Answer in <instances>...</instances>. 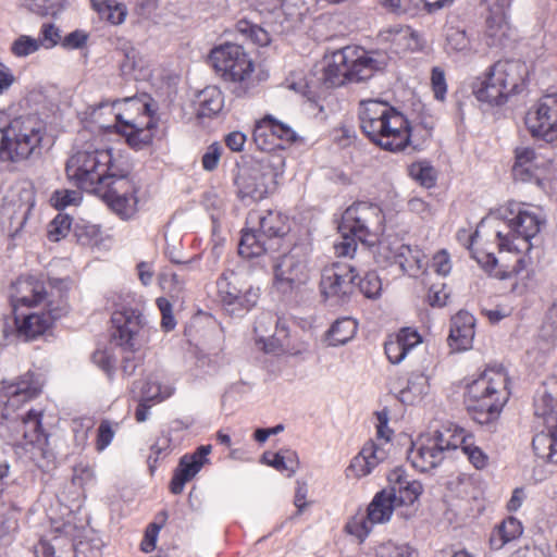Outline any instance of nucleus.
<instances>
[{"label":"nucleus","instance_id":"8","mask_svg":"<svg viewBox=\"0 0 557 557\" xmlns=\"http://www.w3.org/2000/svg\"><path fill=\"white\" fill-rule=\"evenodd\" d=\"M208 63L223 82L237 85L244 94L255 85L256 62L242 45L226 41L214 46Z\"/></svg>","mask_w":557,"mask_h":557},{"label":"nucleus","instance_id":"13","mask_svg":"<svg viewBox=\"0 0 557 557\" xmlns=\"http://www.w3.org/2000/svg\"><path fill=\"white\" fill-rule=\"evenodd\" d=\"M152 329L143 315L131 308L114 311L111 315V341L125 352H136L148 345Z\"/></svg>","mask_w":557,"mask_h":557},{"label":"nucleus","instance_id":"17","mask_svg":"<svg viewBox=\"0 0 557 557\" xmlns=\"http://www.w3.org/2000/svg\"><path fill=\"white\" fill-rule=\"evenodd\" d=\"M525 125L533 137L557 146V95L541 98L527 112Z\"/></svg>","mask_w":557,"mask_h":557},{"label":"nucleus","instance_id":"4","mask_svg":"<svg viewBox=\"0 0 557 557\" xmlns=\"http://www.w3.org/2000/svg\"><path fill=\"white\" fill-rule=\"evenodd\" d=\"M509 379L504 367H487L467 386L465 403L472 419L480 424L496 420L509 399Z\"/></svg>","mask_w":557,"mask_h":557},{"label":"nucleus","instance_id":"18","mask_svg":"<svg viewBox=\"0 0 557 557\" xmlns=\"http://www.w3.org/2000/svg\"><path fill=\"white\" fill-rule=\"evenodd\" d=\"M382 222V211L377 206L369 202L350 206V237L364 245V251L370 252L369 247L375 243Z\"/></svg>","mask_w":557,"mask_h":557},{"label":"nucleus","instance_id":"62","mask_svg":"<svg viewBox=\"0 0 557 557\" xmlns=\"http://www.w3.org/2000/svg\"><path fill=\"white\" fill-rule=\"evenodd\" d=\"M144 59L135 48H129L124 53V59L121 62V71L124 75H135L136 72L144 69Z\"/></svg>","mask_w":557,"mask_h":557},{"label":"nucleus","instance_id":"9","mask_svg":"<svg viewBox=\"0 0 557 557\" xmlns=\"http://www.w3.org/2000/svg\"><path fill=\"white\" fill-rule=\"evenodd\" d=\"M534 413L543 419L544 428L535 434L532 446L535 455L557 463V381L544 382L534 396Z\"/></svg>","mask_w":557,"mask_h":557},{"label":"nucleus","instance_id":"26","mask_svg":"<svg viewBox=\"0 0 557 557\" xmlns=\"http://www.w3.org/2000/svg\"><path fill=\"white\" fill-rule=\"evenodd\" d=\"M379 39L381 42L389 45L396 53L420 51L424 47L421 35L404 25H394L382 29L379 33Z\"/></svg>","mask_w":557,"mask_h":557},{"label":"nucleus","instance_id":"47","mask_svg":"<svg viewBox=\"0 0 557 557\" xmlns=\"http://www.w3.org/2000/svg\"><path fill=\"white\" fill-rule=\"evenodd\" d=\"M409 176L425 188H431L437 180L436 170L425 160L413 162L408 168Z\"/></svg>","mask_w":557,"mask_h":557},{"label":"nucleus","instance_id":"51","mask_svg":"<svg viewBox=\"0 0 557 557\" xmlns=\"http://www.w3.org/2000/svg\"><path fill=\"white\" fill-rule=\"evenodd\" d=\"M377 557H417V550L406 542L386 541L376 550Z\"/></svg>","mask_w":557,"mask_h":557},{"label":"nucleus","instance_id":"42","mask_svg":"<svg viewBox=\"0 0 557 557\" xmlns=\"http://www.w3.org/2000/svg\"><path fill=\"white\" fill-rule=\"evenodd\" d=\"M90 2L99 17L111 25L122 24L127 16L126 5L116 0H90Z\"/></svg>","mask_w":557,"mask_h":557},{"label":"nucleus","instance_id":"16","mask_svg":"<svg viewBox=\"0 0 557 557\" xmlns=\"http://www.w3.org/2000/svg\"><path fill=\"white\" fill-rule=\"evenodd\" d=\"M42 387L41 375L32 370L18 375L13 381L3 382L0 395L7 398V401L2 417L8 419L16 409L37 398L41 394Z\"/></svg>","mask_w":557,"mask_h":557},{"label":"nucleus","instance_id":"5","mask_svg":"<svg viewBox=\"0 0 557 557\" xmlns=\"http://www.w3.org/2000/svg\"><path fill=\"white\" fill-rule=\"evenodd\" d=\"M47 138L46 123L36 115H18L0 124V160L21 163L39 157Z\"/></svg>","mask_w":557,"mask_h":557},{"label":"nucleus","instance_id":"58","mask_svg":"<svg viewBox=\"0 0 557 557\" xmlns=\"http://www.w3.org/2000/svg\"><path fill=\"white\" fill-rule=\"evenodd\" d=\"M347 213L348 208L341 211L339 213H335L333 218V223L343 238V242L334 244V250L337 257H345L348 255V225L346 224Z\"/></svg>","mask_w":557,"mask_h":557},{"label":"nucleus","instance_id":"52","mask_svg":"<svg viewBox=\"0 0 557 557\" xmlns=\"http://www.w3.org/2000/svg\"><path fill=\"white\" fill-rule=\"evenodd\" d=\"M262 459L267 465L284 473L286 476H292L296 472L298 462L294 455L285 457L280 453H264Z\"/></svg>","mask_w":557,"mask_h":557},{"label":"nucleus","instance_id":"14","mask_svg":"<svg viewBox=\"0 0 557 557\" xmlns=\"http://www.w3.org/2000/svg\"><path fill=\"white\" fill-rule=\"evenodd\" d=\"M485 7L482 40L490 48H504L512 39L509 21L511 0H483Z\"/></svg>","mask_w":557,"mask_h":557},{"label":"nucleus","instance_id":"22","mask_svg":"<svg viewBox=\"0 0 557 557\" xmlns=\"http://www.w3.org/2000/svg\"><path fill=\"white\" fill-rule=\"evenodd\" d=\"M309 277L305 259L294 252L283 255L274 265V284L283 293L301 287Z\"/></svg>","mask_w":557,"mask_h":557},{"label":"nucleus","instance_id":"15","mask_svg":"<svg viewBox=\"0 0 557 557\" xmlns=\"http://www.w3.org/2000/svg\"><path fill=\"white\" fill-rule=\"evenodd\" d=\"M277 172L270 164L259 163L239 171L235 178L242 200L259 201L268 197L277 185Z\"/></svg>","mask_w":557,"mask_h":557},{"label":"nucleus","instance_id":"45","mask_svg":"<svg viewBox=\"0 0 557 557\" xmlns=\"http://www.w3.org/2000/svg\"><path fill=\"white\" fill-rule=\"evenodd\" d=\"M235 30L246 40L256 46L265 47L271 42V36L269 32L247 18L238 20L235 24Z\"/></svg>","mask_w":557,"mask_h":557},{"label":"nucleus","instance_id":"2","mask_svg":"<svg viewBox=\"0 0 557 557\" xmlns=\"http://www.w3.org/2000/svg\"><path fill=\"white\" fill-rule=\"evenodd\" d=\"M358 117L364 135L383 149L400 151L408 146V120L389 103L379 99L361 100Z\"/></svg>","mask_w":557,"mask_h":557},{"label":"nucleus","instance_id":"54","mask_svg":"<svg viewBox=\"0 0 557 557\" xmlns=\"http://www.w3.org/2000/svg\"><path fill=\"white\" fill-rule=\"evenodd\" d=\"M395 493V502L398 506L413 504L422 493V485L419 481L410 480L397 490H386Z\"/></svg>","mask_w":557,"mask_h":557},{"label":"nucleus","instance_id":"41","mask_svg":"<svg viewBox=\"0 0 557 557\" xmlns=\"http://www.w3.org/2000/svg\"><path fill=\"white\" fill-rule=\"evenodd\" d=\"M223 92L215 86H209L198 95V115L200 117L216 115L223 109Z\"/></svg>","mask_w":557,"mask_h":557},{"label":"nucleus","instance_id":"38","mask_svg":"<svg viewBox=\"0 0 557 557\" xmlns=\"http://www.w3.org/2000/svg\"><path fill=\"white\" fill-rule=\"evenodd\" d=\"M430 392L429 376L423 372H412L407 386L399 393L401 403L413 405L423 399Z\"/></svg>","mask_w":557,"mask_h":557},{"label":"nucleus","instance_id":"20","mask_svg":"<svg viewBox=\"0 0 557 557\" xmlns=\"http://www.w3.org/2000/svg\"><path fill=\"white\" fill-rule=\"evenodd\" d=\"M324 62L323 77L319 90L315 91L308 88L305 92L308 100L315 104L325 97L327 89L343 86L348 78V55L346 54V48H341L325 54Z\"/></svg>","mask_w":557,"mask_h":557},{"label":"nucleus","instance_id":"56","mask_svg":"<svg viewBox=\"0 0 557 557\" xmlns=\"http://www.w3.org/2000/svg\"><path fill=\"white\" fill-rule=\"evenodd\" d=\"M117 429L119 422L102 420L99 423L95 441V448L98 453L103 451L111 444Z\"/></svg>","mask_w":557,"mask_h":557},{"label":"nucleus","instance_id":"36","mask_svg":"<svg viewBox=\"0 0 557 557\" xmlns=\"http://www.w3.org/2000/svg\"><path fill=\"white\" fill-rule=\"evenodd\" d=\"M259 233L268 238H284L290 231L289 219L276 210H268L258 215Z\"/></svg>","mask_w":557,"mask_h":557},{"label":"nucleus","instance_id":"12","mask_svg":"<svg viewBox=\"0 0 557 557\" xmlns=\"http://www.w3.org/2000/svg\"><path fill=\"white\" fill-rule=\"evenodd\" d=\"M455 424L443 425L438 430L421 434L408 453L412 467L426 472L438 467L445 453L453 449Z\"/></svg>","mask_w":557,"mask_h":557},{"label":"nucleus","instance_id":"7","mask_svg":"<svg viewBox=\"0 0 557 557\" xmlns=\"http://www.w3.org/2000/svg\"><path fill=\"white\" fill-rule=\"evenodd\" d=\"M73 288L71 277H48L44 275L23 274L9 287V299L12 311L47 307L52 299L69 301Z\"/></svg>","mask_w":557,"mask_h":557},{"label":"nucleus","instance_id":"57","mask_svg":"<svg viewBox=\"0 0 557 557\" xmlns=\"http://www.w3.org/2000/svg\"><path fill=\"white\" fill-rule=\"evenodd\" d=\"M81 201L82 194L71 189L54 190L50 197V203L57 210H63L70 206H77Z\"/></svg>","mask_w":557,"mask_h":557},{"label":"nucleus","instance_id":"44","mask_svg":"<svg viewBox=\"0 0 557 557\" xmlns=\"http://www.w3.org/2000/svg\"><path fill=\"white\" fill-rule=\"evenodd\" d=\"M274 325L275 332L268 337V342H264L262 350L269 354L293 350L294 347L289 344V327L287 321L284 318H276Z\"/></svg>","mask_w":557,"mask_h":557},{"label":"nucleus","instance_id":"31","mask_svg":"<svg viewBox=\"0 0 557 557\" xmlns=\"http://www.w3.org/2000/svg\"><path fill=\"white\" fill-rule=\"evenodd\" d=\"M474 317L467 311H459L451 319L449 342L456 350H467L471 348L474 339Z\"/></svg>","mask_w":557,"mask_h":557},{"label":"nucleus","instance_id":"40","mask_svg":"<svg viewBox=\"0 0 557 557\" xmlns=\"http://www.w3.org/2000/svg\"><path fill=\"white\" fill-rule=\"evenodd\" d=\"M522 532L521 522L513 517H509L493 530L490 536L491 547L500 549L505 544L518 539Z\"/></svg>","mask_w":557,"mask_h":557},{"label":"nucleus","instance_id":"53","mask_svg":"<svg viewBox=\"0 0 557 557\" xmlns=\"http://www.w3.org/2000/svg\"><path fill=\"white\" fill-rule=\"evenodd\" d=\"M72 226V218L69 214L58 213L48 224L47 237L50 242L58 243L65 238Z\"/></svg>","mask_w":557,"mask_h":557},{"label":"nucleus","instance_id":"37","mask_svg":"<svg viewBox=\"0 0 557 557\" xmlns=\"http://www.w3.org/2000/svg\"><path fill=\"white\" fill-rule=\"evenodd\" d=\"M36 557H75L74 545L66 536L55 535L52 540H40L35 548Z\"/></svg>","mask_w":557,"mask_h":557},{"label":"nucleus","instance_id":"25","mask_svg":"<svg viewBox=\"0 0 557 557\" xmlns=\"http://www.w3.org/2000/svg\"><path fill=\"white\" fill-rule=\"evenodd\" d=\"M549 166V160L536 153L529 147L516 149V161L512 166L515 180L521 182H540L541 177Z\"/></svg>","mask_w":557,"mask_h":557},{"label":"nucleus","instance_id":"48","mask_svg":"<svg viewBox=\"0 0 557 557\" xmlns=\"http://www.w3.org/2000/svg\"><path fill=\"white\" fill-rule=\"evenodd\" d=\"M400 244L398 238H383L379 242L375 250L373 251V258L379 265L386 267L389 264H396V246Z\"/></svg>","mask_w":557,"mask_h":557},{"label":"nucleus","instance_id":"43","mask_svg":"<svg viewBox=\"0 0 557 557\" xmlns=\"http://www.w3.org/2000/svg\"><path fill=\"white\" fill-rule=\"evenodd\" d=\"M396 248L398 249L396 264L399 265L403 272L414 275L423 267V252L417 247L404 244L401 240Z\"/></svg>","mask_w":557,"mask_h":557},{"label":"nucleus","instance_id":"6","mask_svg":"<svg viewBox=\"0 0 557 557\" xmlns=\"http://www.w3.org/2000/svg\"><path fill=\"white\" fill-rule=\"evenodd\" d=\"M498 225L495 231L499 251L528 252L543 224L539 210L530 205L509 201L497 211Z\"/></svg>","mask_w":557,"mask_h":557},{"label":"nucleus","instance_id":"27","mask_svg":"<svg viewBox=\"0 0 557 557\" xmlns=\"http://www.w3.org/2000/svg\"><path fill=\"white\" fill-rule=\"evenodd\" d=\"M384 64V55L379 51L355 47L354 51H350V83L371 78Z\"/></svg>","mask_w":557,"mask_h":557},{"label":"nucleus","instance_id":"55","mask_svg":"<svg viewBox=\"0 0 557 557\" xmlns=\"http://www.w3.org/2000/svg\"><path fill=\"white\" fill-rule=\"evenodd\" d=\"M446 50L451 52H468L470 50V39L466 30L448 27L446 29Z\"/></svg>","mask_w":557,"mask_h":557},{"label":"nucleus","instance_id":"61","mask_svg":"<svg viewBox=\"0 0 557 557\" xmlns=\"http://www.w3.org/2000/svg\"><path fill=\"white\" fill-rule=\"evenodd\" d=\"M37 40L40 42V48H54L61 44L62 40L59 27L53 23H44L40 27L39 37Z\"/></svg>","mask_w":557,"mask_h":557},{"label":"nucleus","instance_id":"59","mask_svg":"<svg viewBox=\"0 0 557 557\" xmlns=\"http://www.w3.org/2000/svg\"><path fill=\"white\" fill-rule=\"evenodd\" d=\"M40 49V42L37 38L28 35L18 36L11 45L10 51L17 58H24L37 52Z\"/></svg>","mask_w":557,"mask_h":557},{"label":"nucleus","instance_id":"11","mask_svg":"<svg viewBox=\"0 0 557 557\" xmlns=\"http://www.w3.org/2000/svg\"><path fill=\"white\" fill-rule=\"evenodd\" d=\"M69 310V301L61 297L50 300L47 307L41 309L13 311L16 337L24 342H33L45 336Z\"/></svg>","mask_w":557,"mask_h":557},{"label":"nucleus","instance_id":"30","mask_svg":"<svg viewBox=\"0 0 557 557\" xmlns=\"http://www.w3.org/2000/svg\"><path fill=\"white\" fill-rule=\"evenodd\" d=\"M422 343L421 335L413 329L404 327L385 342V354L393 364L400 363L406 356Z\"/></svg>","mask_w":557,"mask_h":557},{"label":"nucleus","instance_id":"39","mask_svg":"<svg viewBox=\"0 0 557 557\" xmlns=\"http://www.w3.org/2000/svg\"><path fill=\"white\" fill-rule=\"evenodd\" d=\"M24 438L27 444L44 446L48 442V435L42 428V412L30 409L23 417Z\"/></svg>","mask_w":557,"mask_h":557},{"label":"nucleus","instance_id":"10","mask_svg":"<svg viewBox=\"0 0 557 557\" xmlns=\"http://www.w3.org/2000/svg\"><path fill=\"white\" fill-rule=\"evenodd\" d=\"M218 297L225 312L243 317L252 310L260 299V288L233 270L224 271L216 281Z\"/></svg>","mask_w":557,"mask_h":557},{"label":"nucleus","instance_id":"34","mask_svg":"<svg viewBox=\"0 0 557 557\" xmlns=\"http://www.w3.org/2000/svg\"><path fill=\"white\" fill-rule=\"evenodd\" d=\"M475 97L481 102L491 106H502L511 97L502 83V79L490 67L480 85L474 90Z\"/></svg>","mask_w":557,"mask_h":557},{"label":"nucleus","instance_id":"49","mask_svg":"<svg viewBox=\"0 0 557 557\" xmlns=\"http://www.w3.org/2000/svg\"><path fill=\"white\" fill-rule=\"evenodd\" d=\"M166 520L168 512L163 510L156 516L154 521L150 522L147 525L144 537L140 543V549L144 553H151L152 550H154L159 532L164 527Z\"/></svg>","mask_w":557,"mask_h":557},{"label":"nucleus","instance_id":"60","mask_svg":"<svg viewBox=\"0 0 557 557\" xmlns=\"http://www.w3.org/2000/svg\"><path fill=\"white\" fill-rule=\"evenodd\" d=\"M360 293L369 298L375 299L380 297L382 292V282L375 272H368L357 283Z\"/></svg>","mask_w":557,"mask_h":557},{"label":"nucleus","instance_id":"24","mask_svg":"<svg viewBox=\"0 0 557 557\" xmlns=\"http://www.w3.org/2000/svg\"><path fill=\"white\" fill-rule=\"evenodd\" d=\"M211 451V445H201L195 451L180 458L169 484V490L173 495L182 494L186 483L190 482L206 465L210 463Z\"/></svg>","mask_w":557,"mask_h":557},{"label":"nucleus","instance_id":"23","mask_svg":"<svg viewBox=\"0 0 557 557\" xmlns=\"http://www.w3.org/2000/svg\"><path fill=\"white\" fill-rule=\"evenodd\" d=\"M252 138L260 150L272 151L292 143L295 139V133L286 124L271 115H265L256 122Z\"/></svg>","mask_w":557,"mask_h":557},{"label":"nucleus","instance_id":"63","mask_svg":"<svg viewBox=\"0 0 557 557\" xmlns=\"http://www.w3.org/2000/svg\"><path fill=\"white\" fill-rule=\"evenodd\" d=\"M223 153V147L219 141L212 143L208 146L206 152L201 157V166L205 171H214L220 162Z\"/></svg>","mask_w":557,"mask_h":557},{"label":"nucleus","instance_id":"46","mask_svg":"<svg viewBox=\"0 0 557 557\" xmlns=\"http://www.w3.org/2000/svg\"><path fill=\"white\" fill-rule=\"evenodd\" d=\"M263 237L260 233L257 234L253 231H243L240 242L238 244V253L247 259L259 257L267 250V243L261 238Z\"/></svg>","mask_w":557,"mask_h":557},{"label":"nucleus","instance_id":"19","mask_svg":"<svg viewBox=\"0 0 557 557\" xmlns=\"http://www.w3.org/2000/svg\"><path fill=\"white\" fill-rule=\"evenodd\" d=\"M485 225V220H482L475 232L469 236L466 242L467 248L471 251L473 259L492 276L499 280H507L515 274L520 273L525 268V260L522 257H517L515 264H498L497 258L486 251L484 248L479 247V239L481 231Z\"/></svg>","mask_w":557,"mask_h":557},{"label":"nucleus","instance_id":"35","mask_svg":"<svg viewBox=\"0 0 557 557\" xmlns=\"http://www.w3.org/2000/svg\"><path fill=\"white\" fill-rule=\"evenodd\" d=\"M457 448L462 450L475 469L483 470L488 466V455L475 444L473 435L458 425H456V432H454L453 445V449Z\"/></svg>","mask_w":557,"mask_h":557},{"label":"nucleus","instance_id":"64","mask_svg":"<svg viewBox=\"0 0 557 557\" xmlns=\"http://www.w3.org/2000/svg\"><path fill=\"white\" fill-rule=\"evenodd\" d=\"M276 319L271 313H262L260 314L253 326V331L256 334L257 344H262L264 346V342H268V333L271 327L275 324Z\"/></svg>","mask_w":557,"mask_h":557},{"label":"nucleus","instance_id":"33","mask_svg":"<svg viewBox=\"0 0 557 557\" xmlns=\"http://www.w3.org/2000/svg\"><path fill=\"white\" fill-rule=\"evenodd\" d=\"M386 450L379 444L370 441L363 445L359 454L350 463V470L354 475L361 479L372 472V470L386 458Z\"/></svg>","mask_w":557,"mask_h":557},{"label":"nucleus","instance_id":"28","mask_svg":"<svg viewBox=\"0 0 557 557\" xmlns=\"http://www.w3.org/2000/svg\"><path fill=\"white\" fill-rule=\"evenodd\" d=\"M348 263L334 262L324 267L321 274L320 292L325 299H343L346 295Z\"/></svg>","mask_w":557,"mask_h":557},{"label":"nucleus","instance_id":"1","mask_svg":"<svg viewBox=\"0 0 557 557\" xmlns=\"http://www.w3.org/2000/svg\"><path fill=\"white\" fill-rule=\"evenodd\" d=\"M129 172L126 161L112 149L92 145L77 150L65 164L73 185L100 197L122 219L134 216L138 210L140 187Z\"/></svg>","mask_w":557,"mask_h":557},{"label":"nucleus","instance_id":"50","mask_svg":"<svg viewBox=\"0 0 557 557\" xmlns=\"http://www.w3.org/2000/svg\"><path fill=\"white\" fill-rule=\"evenodd\" d=\"M172 440L168 434H161L156 437L154 443L150 446V454L147 463L150 473L156 471L159 460L165 458L171 451Z\"/></svg>","mask_w":557,"mask_h":557},{"label":"nucleus","instance_id":"21","mask_svg":"<svg viewBox=\"0 0 557 557\" xmlns=\"http://www.w3.org/2000/svg\"><path fill=\"white\" fill-rule=\"evenodd\" d=\"M396 507L398 505L395 502L394 492L386 490L379 492L368 507L367 519H354V523L350 524V534L356 535L362 542L373 524L384 523L391 519Z\"/></svg>","mask_w":557,"mask_h":557},{"label":"nucleus","instance_id":"29","mask_svg":"<svg viewBox=\"0 0 557 557\" xmlns=\"http://www.w3.org/2000/svg\"><path fill=\"white\" fill-rule=\"evenodd\" d=\"M491 69L502 79L510 96L522 90L528 76V66L524 62L519 60H500L494 63Z\"/></svg>","mask_w":557,"mask_h":557},{"label":"nucleus","instance_id":"3","mask_svg":"<svg viewBox=\"0 0 557 557\" xmlns=\"http://www.w3.org/2000/svg\"><path fill=\"white\" fill-rule=\"evenodd\" d=\"M115 116V131L125 138L126 144L140 150L150 146L158 128L159 117L153 99L144 94L126 97L111 102Z\"/></svg>","mask_w":557,"mask_h":557},{"label":"nucleus","instance_id":"32","mask_svg":"<svg viewBox=\"0 0 557 557\" xmlns=\"http://www.w3.org/2000/svg\"><path fill=\"white\" fill-rule=\"evenodd\" d=\"M34 206L35 190L33 188H22L16 199L12 198L5 202L4 213L9 216L10 224L15 231L25 225Z\"/></svg>","mask_w":557,"mask_h":557}]
</instances>
